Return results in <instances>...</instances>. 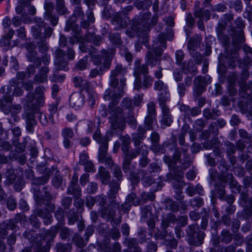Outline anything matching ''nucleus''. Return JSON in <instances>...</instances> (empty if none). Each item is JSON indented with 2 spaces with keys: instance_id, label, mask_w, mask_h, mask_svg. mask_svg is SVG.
Wrapping results in <instances>:
<instances>
[{
  "instance_id": "59",
  "label": "nucleus",
  "mask_w": 252,
  "mask_h": 252,
  "mask_svg": "<svg viewBox=\"0 0 252 252\" xmlns=\"http://www.w3.org/2000/svg\"><path fill=\"white\" fill-rule=\"evenodd\" d=\"M109 39L114 44H120L121 42L120 35L119 33L111 34L109 36Z\"/></svg>"
},
{
  "instance_id": "36",
  "label": "nucleus",
  "mask_w": 252,
  "mask_h": 252,
  "mask_svg": "<svg viewBox=\"0 0 252 252\" xmlns=\"http://www.w3.org/2000/svg\"><path fill=\"white\" fill-rule=\"evenodd\" d=\"M88 57H84L77 63L75 67L81 70L86 69L88 66Z\"/></svg>"
},
{
  "instance_id": "10",
  "label": "nucleus",
  "mask_w": 252,
  "mask_h": 252,
  "mask_svg": "<svg viewBox=\"0 0 252 252\" xmlns=\"http://www.w3.org/2000/svg\"><path fill=\"white\" fill-rule=\"evenodd\" d=\"M44 7L45 10L44 16V19L49 21L52 26H55L58 24V18L52 14V11L54 8V4L47 0H45Z\"/></svg>"
},
{
  "instance_id": "60",
  "label": "nucleus",
  "mask_w": 252,
  "mask_h": 252,
  "mask_svg": "<svg viewBox=\"0 0 252 252\" xmlns=\"http://www.w3.org/2000/svg\"><path fill=\"white\" fill-rule=\"evenodd\" d=\"M64 214V211L61 208H58L55 213V217L61 223L63 221Z\"/></svg>"
},
{
  "instance_id": "21",
  "label": "nucleus",
  "mask_w": 252,
  "mask_h": 252,
  "mask_svg": "<svg viewBox=\"0 0 252 252\" xmlns=\"http://www.w3.org/2000/svg\"><path fill=\"white\" fill-rule=\"evenodd\" d=\"M49 69L47 67L41 68L39 72L34 77V81L37 83H42L47 81V74Z\"/></svg>"
},
{
  "instance_id": "58",
  "label": "nucleus",
  "mask_w": 252,
  "mask_h": 252,
  "mask_svg": "<svg viewBox=\"0 0 252 252\" xmlns=\"http://www.w3.org/2000/svg\"><path fill=\"white\" fill-rule=\"evenodd\" d=\"M5 176L7 179L9 180V183H12L15 179V175L14 173L13 169L9 168L7 169L5 173Z\"/></svg>"
},
{
  "instance_id": "42",
  "label": "nucleus",
  "mask_w": 252,
  "mask_h": 252,
  "mask_svg": "<svg viewBox=\"0 0 252 252\" xmlns=\"http://www.w3.org/2000/svg\"><path fill=\"white\" fill-rule=\"evenodd\" d=\"M225 146L226 147V151L228 155L227 156H230V155H232L235 154L236 152V148L233 143L227 142L226 143Z\"/></svg>"
},
{
  "instance_id": "17",
  "label": "nucleus",
  "mask_w": 252,
  "mask_h": 252,
  "mask_svg": "<svg viewBox=\"0 0 252 252\" xmlns=\"http://www.w3.org/2000/svg\"><path fill=\"white\" fill-rule=\"evenodd\" d=\"M55 63L58 64L60 69H65L67 65V59L65 58V53L61 49L56 50Z\"/></svg>"
},
{
  "instance_id": "13",
  "label": "nucleus",
  "mask_w": 252,
  "mask_h": 252,
  "mask_svg": "<svg viewBox=\"0 0 252 252\" xmlns=\"http://www.w3.org/2000/svg\"><path fill=\"white\" fill-rule=\"evenodd\" d=\"M249 76V71L246 69H244L241 74L239 76L238 79L240 80L238 83L240 89L244 93L247 92L248 90L252 92V83L249 82L247 84H245V81L248 79Z\"/></svg>"
},
{
  "instance_id": "18",
  "label": "nucleus",
  "mask_w": 252,
  "mask_h": 252,
  "mask_svg": "<svg viewBox=\"0 0 252 252\" xmlns=\"http://www.w3.org/2000/svg\"><path fill=\"white\" fill-rule=\"evenodd\" d=\"M26 47L28 51L27 55L28 61L33 62L36 67L39 66L41 65V61L39 58H36L37 53L33 51L35 49V46L31 44H28Z\"/></svg>"
},
{
  "instance_id": "47",
  "label": "nucleus",
  "mask_w": 252,
  "mask_h": 252,
  "mask_svg": "<svg viewBox=\"0 0 252 252\" xmlns=\"http://www.w3.org/2000/svg\"><path fill=\"white\" fill-rule=\"evenodd\" d=\"M122 106L128 109L129 110H132L133 106L131 100L128 98H125L122 102Z\"/></svg>"
},
{
  "instance_id": "2",
  "label": "nucleus",
  "mask_w": 252,
  "mask_h": 252,
  "mask_svg": "<svg viewBox=\"0 0 252 252\" xmlns=\"http://www.w3.org/2000/svg\"><path fill=\"white\" fill-rule=\"evenodd\" d=\"M235 24L238 30L235 32L232 45L233 48L229 50L226 48V55L221 56V58H220V64L231 69L236 67L237 61H238V63L240 64V66H241V61L237 59L238 57L237 51L241 47V44L245 41L244 33L242 31L244 24L242 18H237L235 21Z\"/></svg>"
},
{
  "instance_id": "54",
  "label": "nucleus",
  "mask_w": 252,
  "mask_h": 252,
  "mask_svg": "<svg viewBox=\"0 0 252 252\" xmlns=\"http://www.w3.org/2000/svg\"><path fill=\"white\" fill-rule=\"evenodd\" d=\"M112 170L114 176L118 180H121L122 179L123 175L120 167L117 165H114Z\"/></svg>"
},
{
  "instance_id": "9",
  "label": "nucleus",
  "mask_w": 252,
  "mask_h": 252,
  "mask_svg": "<svg viewBox=\"0 0 252 252\" xmlns=\"http://www.w3.org/2000/svg\"><path fill=\"white\" fill-rule=\"evenodd\" d=\"M119 189L120 186L118 183H111L110 185V190L107 193L108 198L110 200V205L115 209H118L119 207V203L115 200Z\"/></svg>"
},
{
  "instance_id": "22",
  "label": "nucleus",
  "mask_w": 252,
  "mask_h": 252,
  "mask_svg": "<svg viewBox=\"0 0 252 252\" xmlns=\"http://www.w3.org/2000/svg\"><path fill=\"white\" fill-rule=\"evenodd\" d=\"M45 88L43 86H39L35 89V93L36 96V103L39 105L43 104L44 99L43 93Z\"/></svg>"
},
{
  "instance_id": "7",
  "label": "nucleus",
  "mask_w": 252,
  "mask_h": 252,
  "mask_svg": "<svg viewBox=\"0 0 252 252\" xmlns=\"http://www.w3.org/2000/svg\"><path fill=\"white\" fill-rule=\"evenodd\" d=\"M209 76H198L195 78L193 84V92L197 96H200L206 90V86L211 83Z\"/></svg>"
},
{
  "instance_id": "3",
  "label": "nucleus",
  "mask_w": 252,
  "mask_h": 252,
  "mask_svg": "<svg viewBox=\"0 0 252 252\" xmlns=\"http://www.w3.org/2000/svg\"><path fill=\"white\" fill-rule=\"evenodd\" d=\"M20 81L16 78H12L9 81V84L2 87L0 89V93L3 95L0 99V109L2 111L8 103L13 101V96H20L23 94V90L19 87Z\"/></svg>"
},
{
  "instance_id": "4",
  "label": "nucleus",
  "mask_w": 252,
  "mask_h": 252,
  "mask_svg": "<svg viewBox=\"0 0 252 252\" xmlns=\"http://www.w3.org/2000/svg\"><path fill=\"white\" fill-rule=\"evenodd\" d=\"M84 17V13L81 7L77 6L74 10L73 14L71 16L69 19L66 21L65 30L69 31L70 30L74 31L76 34L71 37L69 40V42L71 44H74L78 42H81L82 40L81 36L79 34L80 28L78 25L75 24L77 18H82Z\"/></svg>"
},
{
  "instance_id": "14",
  "label": "nucleus",
  "mask_w": 252,
  "mask_h": 252,
  "mask_svg": "<svg viewBox=\"0 0 252 252\" xmlns=\"http://www.w3.org/2000/svg\"><path fill=\"white\" fill-rule=\"evenodd\" d=\"M151 17V14L150 13H146L144 14L143 17L141 18V25L143 26L142 30L144 32H147L149 31L151 28V25H155L158 20V17L157 15H154L151 20L150 24L148 22L149 20Z\"/></svg>"
},
{
  "instance_id": "29",
  "label": "nucleus",
  "mask_w": 252,
  "mask_h": 252,
  "mask_svg": "<svg viewBox=\"0 0 252 252\" xmlns=\"http://www.w3.org/2000/svg\"><path fill=\"white\" fill-rule=\"evenodd\" d=\"M14 34L13 29H10L6 35L3 36L0 40V44L2 45L9 46L10 41Z\"/></svg>"
},
{
  "instance_id": "6",
  "label": "nucleus",
  "mask_w": 252,
  "mask_h": 252,
  "mask_svg": "<svg viewBox=\"0 0 252 252\" xmlns=\"http://www.w3.org/2000/svg\"><path fill=\"white\" fill-rule=\"evenodd\" d=\"M196 229L195 225H189L187 230V234L189 237V243L190 244L198 246L202 243L205 234L204 232L201 231L197 232Z\"/></svg>"
},
{
  "instance_id": "64",
  "label": "nucleus",
  "mask_w": 252,
  "mask_h": 252,
  "mask_svg": "<svg viewBox=\"0 0 252 252\" xmlns=\"http://www.w3.org/2000/svg\"><path fill=\"white\" fill-rule=\"evenodd\" d=\"M234 240L235 245L238 246H241L244 243V238L241 234H237L235 235Z\"/></svg>"
},
{
  "instance_id": "24",
  "label": "nucleus",
  "mask_w": 252,
  "mask_h": 252,
  "mask_svg": "<svg viewBox=\"0 0 252 252\" xmlns=\"http://www.w3.org/2000/svg\"><path fill=\"white\" fill-rule=\"evenodd\" d=\"M183 68L185 73H190L194 76L197 73V67L192 61H189L187 64L183 65Z\"/></svg>"
},
{
  "instance_id": "25",
  "label": "nucleus",
  "mask_w": 252,
  "mask_h": 252,
  "mask_svg": "<svg viewBox=\"0 0 252 252\" xmlns=\"http://www.w3.org/2000/svg\"><path fill=\"white\" fill-rule=\"evenodd\" d=\"M121 148L125 155V157L136 158L140 153L139 151L138 150H132L129 151V145H122Z\"/></svg>"
},
{
  "instance_id": "48",
  "label": "nucleus",
  "mask_w": 252,
  "mask_h": 252,
  "mask_svg": "<svg viewBox=\"0 0 252 252\" xmlns=\"http://www.w3.org/2000/svg\"><path fill=\"white\" fill-rule=\"evenodd\" d=\"M34 197L36 203L41 206L43 202V195L38 189L34 190Z\"/></svg>"
},
{
  "instance_id": "12",
  "label": "nucleus",
  "mask_w": 252,
  "mask_h": 252,
  "mask_svg": "<svg viewBox=\"0 0 252 252\" xmlns=\"http://www.w3.org/2000/svg\"><path fill=\"white\" fill-rule=\"evenodd\" d=\"M141 201L137 198L134 193H131L128 195L125 203L121 205V210L124 213H127L131 205L137 206L140 203Z\"/></svg>"
},
{
  "instance_id": "31",
  "label": "nucleus",
  "mask_w": 252,
  "mask_h": 252,
  "mask_svg": "<svg viewBox=\"0 0 252 252\" xmlns=\"http://www.w3.org/2000/svg\"><path fill=\"white\" fill-rule=\"evenodd\" d=\"M220 115V112L218 110H210V109H205L203 111V116L207 119H215Z\"/></svg>"
},
{
  "instance_id": "8",
  "label": "nucleus",
  "mask_w": 252,
  "mask_h": 252,
  "mask_svg": "<svg viewBox=\"0 0 252 252\" xmlns=\"http://www.w3.org/2000/svg\"><path fill=\"white\" fill-rule=\"evenodd\" d=\"M55 209L54 205L52 203H49L45 211L41 209H37L34 211V214L37 216L41 218L44 220L46 224H49L52 221V216L51 213Z\"/></svg>"
},
{
  "instance_id": "50",
  "label": "nucleus",
  "mask_w": 252,
  "mask_h": 252,
  "mask_svg": "<svg viewBox=\"0 0 252 252\" xmlns=\"http://www.w3.org/2000/svg\"><path fill=\"white\" fill-rule=\"evenodd\" d=\"M154 89L157 91H162L164 92L166 90V86H165L162 81L158 80L156 81L154 84Z\"/></svg>"
},
{
  "instance_id": "15",
  "label": "nucleus",
  "mask_w": 252,
  "mask_h": 252,
  "mask_svg": "<svg viewBox=\"0 0 252 252\" xmlns=\"http://www.w3.org/2000/svg\"><path fill=\"white\" fill-rule=\"evenodd\" d=\"M69 101L71 106L75 109H78L83 105L84 96L80 93H74L70 96Z\"/></svg>"
},
{
  "instance_id": "1",
  "label": "nucleus",
  "mask_w": 252,
  "mask_h": 252,
  "mask_svg": "<svg viewBox=\"0 0 252 252\" xmlns=\"http://www.w3.org/2000/svg\"><path fill=\"white\" fill-rule=\"evenodd\" d=\"M124 92L122 90L117 93L116 91L111 89H107L103 95V98L106 101H111L108 107L102 104L99 109V113L102 117H106L109 114V120L111 127L114 129H119L122 130L124 129L126 123L123 117L122 109L116 107L121 97L124 95Z\"/></svg>"
},
{
  "instance_id": "28",
  "label": "nucleus",
  "mask_w": 252,
  "mask_h": 252,
  "mask_svg": "<svg viewBox=\"0 0 252 252\" xmlns=\"http://www.w3.org/2000/svg\"><path fill=\"white\" fill-rule=\"evenodd\" d=\"M158 100L160 107L162 106H167L166 103L170 100L169 92L167 91H165L161 93L158 95Z\"/></svg>"
},
{
  "instance_id": "23",
  "label": "nucleus",
  "mask_w": 252,
  "mask_h": 252,
  "mask_svg": "<svg viewBox=\"0 0 252 252\" xmlns=\"http://www.w3.org/2000/svg\"><path fill=\"white\" fill-rule=\"evenodd\" d=\"M107 145L106 141L103 142L102 145H101L99 150L98 154V160L100 163H104L105 159L108 158L109 156L107 155Z\"/></svg>"
},
{
  "instance_id": "26",
  "label": "nucleus",
  "mask_w": 252,
  "mask_h": 252,
  "mask_svg": "<svg viewBox=\"0 0 252 252\" xmlns=\"http://www.w3.org/2000/svg\"><path fill=\"white\" fill-rule=\"evenodd\" d=\"M226 181L229 182L230 188L232 189L233 192H239L240 190V186L234 179V177L232 174H228L227 175Z\"/></svg>"
},
{
  "instance_id": "43",
  "label": "nucleus",
  "mask_w": 252,
  "mask_h": 252,
  "mask_svg": "<svg viewBox=\"0 0 252 252\" xmlns=\"http://www.w3.org/2000/svg\"><path fill=\"white\" fill-rule=\"evenodd\" d=\"M134 158L129 157H124V160L123 163V169L125 172H126L128 171L131 160Z\"/></svg>"
},
{
  "instance_id": "30",
  "label": "nucleus",
  "mask_w": 252,
  "mask_h": 252,
  "mask_svg": "<svg viewBox=\"0 0 252 252\" xmlns=\"http://www.w3.org/2000/svg\"><path fill=\"white\" fill-rule=\"evenodd\" d=\"M194 14L196 17L206 21L208 20L210 17V13L208 10H203L201 9L196 10Z\"/></svg>"
},
{
  "instance_id": "44",
  "label": "nucleus",
  "mask_w": 252,
  "mask_h": 252,
  "mask_svg": "<svg viewBox=\"0 0 252 252\" xmlns=\"http://www.w3.org/2000/svg\"><path fill=\"white\" fill-rule=\"evenodd\" d=\"M141 200L144 202L147 200H153L155 198V195L152 193L143 192L141 194Z\"/></svg>"
},
{
  "instance_id": "38",
  "label": "nucleus",
  "mask_w": 252,
  "mask_h": 252,
  "mask_svg": "<svg viewBox=\"0 0 252 252\" xmlns=\"http://www.w3.org/2000/svg\"><path fill=\"white\" fill-rule=\"evenodd\" d=\"M81 190L77 186V184H70L68 188L67 193L69 194H75L79 195L80 194Z\"/></svg>"
},
{
  "instance_id": "46",
  "label": "nucleus",
  "mask_w": 252,
  "mask_h": 252,
  "mask_svg": "<svg viewBox=\"0 0 252 252\" xmlns=\"http://www.w3.org/2000/svg\"><path fill=\"white\" fill-rule=\"evenodd\" d=\"M203 203V200L200 197H194L190 200L191 205L193 208H199L202 206Z\"/></svg>"
},
{
  "instance_id": "27",
  "label": "nucleus",
  "mask_w": 252,
  "mask_h": 252,
  "mask_svg": "<svg viewBox=\"0 0 252 252\" xmlns=\"http://www.w3.org/2000/svg\"><path fill=\"white\" fill-rule=\"evenodd\" d=\"M56 10L60 15H66L69 14L63 0H56Z\"/></svg>"
},
{
  "instance_id": "57",
  "label": "nucleus",
  "mask_w": 252,
  "mask_h": 252,
  "mask_svg": "<svg viewBox=\"0 0 252 252\" xmlns=\"http://www.w3.org/2000/svg\"><path fill=\"white\" fill-rule=\"evenodd\" d=\"M22 109V107L19 104H14L11 106L8 112H4L5 114H8L9 112H10L11 114H18L19 113Z\"/></svg>"
},
{
  "instance_id": "41",
  "label": "nucleus",
  "mask_w": 252,
  "mask_h": 252,
  "mask_svg": "<svg viewBox=\"0 0 252 252\" xmlns=\"http://www.w3.org/2000/svg\"><path fill=\"white\" fill-rule=\"evenodd\" d=\"M49 111L50 114L49 115V121L52 123H54V120L53 119V115L57 113L58 110V105L56 104H51L49 106Z\"/></svg>"
},
{
  "instance_id": "61",
  "label": "nucleus",
  "mask_w": 252,
  "mask_h": 252,
  "mask_svg": "<svg viewBox=\"0 0 252 252\" xmlns=\"http://www.w3.org/2000/svg\"><path fill=\"white\" fill-rule=\"evenodd\" d=\"M83 165L84 166L85 170L86 171L89 172H95V169L94 167V165L92 161L89 160V161L86 162Z\"/></svg>"
},
{
  "instance_id": "16",
  "label": "nucleus",
  "mask_w": 252,
  "mask_h": 252,
  "mask_svg": "<svg viewBox=\"0 0 252 252\" xmlns=\"http://www.w3.org/2000/svg\"><path fill=\"white\" fill-rule=\"evenodd\" d=\"M160 108L162 113L161 123L167 126H170L173 123V116L168 106H162Z\"/></svg>"
},
{
  "instance_id": "56",
  "label": "nucleus",
  "mask_w": 252,
  "mask_h": 252,
  "mask_svg": "<svg viewBox=\"0 0 252 252\" xmlns=\"http://www.w3.org/2000/svg\"><path fill=\"white\" fill-rule=\"evenodd\" d=\"M37 43L39 44L38 47L40 52L43 53L48 50V47L47 43L45 42V40H39Z\"/></svg>"
},
{
  "instance_id": "35",
  "label": "nucleus",
  "mask_w": 252,
  "mask_h": 252,
  "mask_svg": "<svg viewBox=\"0 0 252 252\" xmlns=\"http://www.w3.org/2000/svg\"><path fill=\"white\" fill-rule=\"evenodd\" d=\"M62 136L63 138L72 139L74 135L73 129L69 127H65L62 130Z\"/></svg>"
},
{
  "instance_id": "11",
  "label": "nucleus",
  "mask_w": 252,
  "mask_h": 252,
  "mask_svg": "<svg viewBox=\"0 0 252 252\" xmlns=\"http://www.w3.org/2000/svg\"><path fill=\"white\" fill-rule=\"evenodd\" d=\"M36 24L32 28V33L33 37L39 40L43 39L42 30H44L45 24L41 18H35Z\"/></svg>"
},
{
  "instance_id": "49",
  "label": "nucleus",
  "mask_w": 252,
  "mask_h": 252,
  "mask_svg": "<svg viewBox=\"0 0 252 252\" xmlns=\"http://www.w3.org/2000/svg\"><path fill=\"white\" fill-rule=\"evenodd\" d=\"M102 67H99V68H94L90 71L89 77L94 78L98 75H100L102 73Z\"/></svg>"
},
{
  "instance_id": "20",
  "label": "nucleus",
  "mask_w": 252,
  "mask_h": 252,
  "mask_svg": "<svg viewBox=\"0 0 252 252\" xmlns=\"http://www.w3.org/2000/svg\"><path fill=\"white\" fill-rule=\"evenodd\" d=\"M140 61L136 60L134 62L135 67L134 68V75L135 77L141 74H147L149 72L148 67L146 64H140Z\"/></svg>"
},
{
  "instance_id": "63",
  "label": "nucleus",
  "mask_w": 252,
  "mask_h": 252,
  "mask_svg": "<svg viewBox=\"0 0 252 252\" xmlns=\"http://www.w3.org/2000/svg\"><path fill=\"white\" fill-rule=\"evenodd\" d=\"M6 204L7 207L9 210H13L16 207V202L13 198H8Z\"/></svg>"
},
{
  "instance_id": "5",
  "label": "nucleus",
  "mask_w": 252,
  "mask_h": 252,
  "mask_svg": "<svg viewBox=\"0 0 252 252\" xmlns=\"http://www.w3.org/2000/svg\"><path fill=\"white\" fill-rule=\"evenodd\" d=\"M154 48V53L156 57L153 54L151 50H149L146 56L145 62L147 65L154 66L156 65L158 59L157 58L162 55L163 49L166 48V41L165 39L161 37H159L158 41L156 44L153 45Z\"/></svg>"
},
{
  "instance_id": "34",
  "label": "nucleus",
  "mask_w": 252,
  "mask_h": 252,
  "mask_svg": "<svg viewBox=\"0 0 252 252\" xmlns=\"http://www.w3.org/2000/svg\"><path fill=\"white\" fill-rule=\"evenodd\" d=\"M127 72L126 68H123L121 64H117L111 71V75L117 77L118 75H124Z\"/></svg>"
},
{
  "instance_id": "19",
  "label": "nucleus",
  "mask_w": 252,
  "mask_h": 252,
  "mask_svg": "<svg viewBox=\"0 0 252 252\" xmlns=\"http://www.w3.org/2000/svg\"><path fill=\"white\" fill-rule=\"evenodd\" d=\"M96 177L100 180L103 184L107 185L110 182L111 176L109 172L102 166H101L99 169Z\"/></svg>"
},
{
  "instance_id": "55",
  "label": "nucleus",
  "mask_w": 252,
  "mask_h": 252,
  "mask_svg": "<svg viewBox=\"0 0 252 252\" xmlns=\"http://www.w3.org/2000/svg\"><path fill=\"white\" fill-rule=\"evenodd\" d=\"M94 139L97 142L101 144V145H102L103 142L106 141V143L107 144L108 143V140L106 138H101L100 133L99 131H96L94 135H93Z\"/></svg>"
},
{
  "instance_id": "40",
  "label": "nucleus",
  "mask_w": 252,
  "mask_h": 252,
  "mask_svg": "<svg viewBox=\"0 0 252 252\" xmlns=\"http://www.w3.org/2000/svg\"><path fill=\"white\" fill-rule=\"evenodd\" d=\"M147 115H151L152 117H156L157 113L155 108V103L154 102H150L147 104Z\"/></svg>"
},
{
  "instance_id": "51",
  "label": "nucleus",
  "mask_w": 252,
  "mask_h": 252,
  "mask_svg": "<svg viewBox=\"0 0 252 252\" xmlns=\"http://www.w3.org/2000/svg\"><path fill=\"white\" fill-rule=\"evenodd\" d=\"M2 226L7 229L14 230L16 228L15 222L12 220H7L2 223Z\"/></svg>"
},
{
  "instance_id": "33",
  "label": "nucleus",
  "mask_w": 252,
  "mask_h": 252,
  "mask_svg": "<svg viewBox=\"0 0 252 252\" xmlns=\"http://www.w3.org/2000/svg\"><path fill=\"white\" fill-rule=\"evenodd\" d=\"M36 124V121L33 115H29L27 118L26 121V128L27 130L30 132H33V127Z\"/></svg>"
},
{
  "instance_id": "32",
  "label": "nucleus",
  "mask_w": 252,
  "mask_h": 252,
  "mask_svg": "<svg viewBox=\"0 0 252 252\" xmlns=\"http://www.w3.org/2000/svg\"><path fill=\"white\" fill-rule=\"evenodd\" d=\"M183 173L182 172H175L173 175L171 173L167 174V178L168 181H170L172 180H174L178 182L177 184H180L183 178Z\"/></svg>"
},
{
  "instance_id": "52",
  "label": "nucleus",
  "mask_w": 252,
  "mask_h": 252,
  "mask_svg": "<svg viewBox=\"0 0 252 252\" xmlns=\"http://www.w3.org/2000/svg\"><path fill=\"white\" fill-rule=\"evenodd\" d=\"M153 82V79L149 76H145L143 80V86L146 89L151 87Z\"/></svg>"
},
{
  "instance_id": "53",
  "label": "nucleus",
  "mask_w": 252,
  "mask_h": 252,
  "mask_svg": "<svg viewBox=\"0 0 252 252\" xmlns=\"http://www.w3.org/2000/svg\"><path fill=\"white\" fill-rule=\"evenodd\" d=\"M29 2L28 4H26V2H24L23 3H21V0H20L19 4L16 7L15 10L16 13L18 14H23L25 13V11L24 9V7H26L29 5Z\"/></svg>"
},
{
  "instance_id": "45",
  "label": "nucleus",
  "mask_w": 252,
  "mask_h": 252,
  "mask_svg": "<svg viewBox=\"0 0 252 252\" xmlns=\"http://www.w3.org/2000/svg\"><path fill=\"white\" fill-rule=\"evenodd\" d=\"M156 117H152L151 115H147L145 118V123L147 126V129L150 130L152 128V126L156 121Z\"/></svg>"
},
{
  "instance_id": "62",
  "label": "nucleus",
  "mask_w": 252,
  "mask_h": 252,
  "mask_svg": "<svg viewBox=\"0 0 252 252\" xmlns=\"http://www.w3.org/2000/svg\"><path fill=\"white\" fill-rule=\"evenodd\" d=\"M173 187L174 189L175 192L177 193V196H176V198L178 200L181 199L180 195L182 193V190L181 188V185L179 184H175L174 183L173 185Z\"/></svg>"
},
{
  "instance_id": "37",
  "label": "nucleus",
  "mask_w": 252,
  "mask_h": 252,
  "mask_svg": "<svg viewBox=\"0 0 252 252\" xmlns=\"http://www.w3.org/2000/svg\"><path fill=\"white\" fill-rule=\"evenodd\" d=\"M220 239L222 242L228 244L232 240V235L227 230H223L221 234Z\"/></svg>"
},
{
  "instance_id": "39",
  "label": "nucleus",
  "mask_w": 252,
  "mask_h": 252,
  "mask_svg": "<svg viewBox=\"0 0 252 252\" xmlns=\"http://www.w3.org/2000/svg\"><path fill=\"white\" fill-rule=\"evenodd\" d=\"M142 133H134L132 136V140L136 147L140 145L141 140L143 139L145 131L142 129Z\"/></svg>"
}]
</instances>
